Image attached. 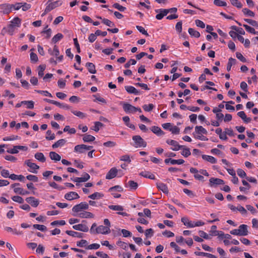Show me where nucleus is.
<instances>
[{
    "instance_id": "nucleus-17",
    "label": "nucleus",
    "mask_w": 258,
    "mask_h": 258,
    "mask_svg": "<svg viewBox=\"0 0 258 258\" xmlns=\"http://www.w3.org/2000/svg\"><path fill=\"white\" fill-rule=\"evenodd\" d=\"M157 186L159 189L162 191L164 193H168V187L165 184L162 182H159L157 183Z\"/></svg>"
},
{
    "instance_id": "nucleus-43",
    "label": "nucleus",
    "mask_w": 258,
    "mask_h": 258,
    "mask_svg": "<svg viewBox=\"0 0 258 258\" xmlns=\"http://www.w3.org/2000/svg\"><path fill=\"white\" fill-rule=\"evenodd\" d=\"M244 21L252 26L258 27V23L255 20L250 19H244Z\"/></svg>"
},
{
    "instance_id": "nucleus-51",
    "label": "nucleus",
    "mask_w": 258,
    "mask_h": 258,
    "mask_svg": "<svg viewBox=\"0 0 258 258\" xmlns=\"http://www.w3.org/2000/svg\"><path fill=\"white\" fill-rule=\"evenodd\" d=\"M6 29L7 30L8 33H9L10 35H13L15 30L14 24H9L8 27H6Z\"/></svg>"
},
{
    "instance_id": "nucleus-30",
    "label": "nucleus",
    "mask_w": 258,
    "mask_h": 258,
    "mask_svg": "<svg viewBox=\"0 0 258 258\" xmlns=\"http://www.w3.org/2000/svg\"><path fill=\"white\" fill-rule=\"evenodd\" d=\"M95 138L90 135L85 134L84 135V137L83 138V140L84 142H93L95 140Z\"/></svg>"
},
{
    "instance_id": "nucleus-55",
    "label": "nucleus",
    "mask_w": 258,
    "mask_h": 258,
    "mask_svg": "<svg viewBox=\"0 0 258 258\" xmlns=\"http://www.w3.org/2000/svg\"><path fill=\"white\" fill-rule=\"evenodd\" d=\"M193 135H194L195 138H196V139L201 140L202 141H207L208 140V139L205 136H202V135H199L198 134H196V133H193Z\"/></svg>"
},
{
    "instance_id": "nucleus-11",
    "label": "nucleus",
    "mask_w": 258,
    "mask_h": 258,
    "mask_svg": "<svg viewBox=\"0 0 258 258\" xmlns=\"http://www.w3.org/2000/svg\"><path fill=\"white\" fill-rule=\"evenodd\" d=\"M118 170L115 167L112 168L107 173L106 178L111 179L114 178L117 173Z\"/></svg>"
},
{
    "instance_id": "nucleus-38",
    "label": "nucleus",
    "mask_w": 258,
    "mask_h": 258,
    "mask_svg": "<svg viewBox=\"0 0 258 258\" xmlns=\"http://www.w3.org/2000/svg\"><path fill=\"white\" fill-rule=\"evenodd\" d=\"M103 126V124L99 121H96L95 122V125L91 127V129L96 132L99 130V127Z\"/></svg>"
},
{
    "instance_id": "nucleus-32",
    "label": "nucleus",
    "mask_w": 258,
    "mask_h": 258,
    "mask_svg": "<svg viewBox=\"0 0 258 258\" xmlns=\"http://www.w3.org/2000/svg\"><path fill=\"white\" fill-rule=\"evenodd\" d=\"M188 32L191 36L195 37L196 38H199L200 37V33L192 28H189Z\"/></svg>"
},
{
    "instance_id": "nucleus-14",
    "label": "nucleus",
    "mask_w": 258,
    "mask_h": 258,
    "mask_svg": "<svg viewBox=\"0 0 258 258\" xmlns=\"http://www.w3.org/2000/svg\"><path fill=\"white\" fill-rule=\"evenodd\" d=\"M165 163L166 164L170 163L172 165L174 164H182L184 162V160L183 159H178V160H175V159H172L171 158H167L164 161Z\"/></svg>"
},
{
    "instance_id": "nucleus-16",
    "label": "nucleus",
    "mask_w": 258,
    "mask_h": 258,
    "mask_svg": "<svg viewBox=\"0 0 258 258\" xmlns=\"http://www.w3.org/2000/svg\"><path fill=\"white\" fill-rule=\"evenodd\" d=\"M125 90L130 94H134L135 95H139L140 91L136 89L134 87L131 86H125Z\"/></svg>"
},
{
    "instance_id": "nucleus-24",
    "label": "nucleus",
    "mask_w": 258,
    "mask_h": 258,
    "mask_svg": "<svg viewBox=\"0 0 258 258\" xmlns=\"http://www.w3.org/2000/svg\"><path fill=\"white\" fill-rule=\"evenodd\" d=\"M140 175L141 176H142L144 177H146V178H148L149 179H155V176L154 174H153L152 173H151V172H149V171H144V172H141L140 173Z\"/></svg>"
},
{
    "instance_id": "nucleus-58",
    "label": "nucleus",
    "mask_w": 258,
    "mask_h": 258,
    "mask_svg": "<svg viewBox=\"0 0 258 258\" xmlns=\"http://www.w3.org/2000/svg\"><path fill=\"white\" fill-rule=\"evenodd\" d=\"M137 61L135 59L131 58L124 64V67L128 68L131 65H135Z\"/></svg>"
},
{
    "instance_id": "nucleus-47",
    "label": "nucleus",
    "mask_w": 258,
    "mask_h": 258,
    "mask_svg": "<svg viewBox=\"0 0 258 258\" xmlns=\"http://www.w3.org/2000/svg\"><path fill=\"white\" fill-rule=\"evenodd\" d=\"M47 28H48V26L47 25L45 27L44 30L42 32V33L46 34L45 38L46 39H49L51 35V30L50 28L45 30Z\"/></svg>"
},
{
    "instance_id": "nucleus-18",
    "label": "nucleus",
    "mask_w": 258,
    "mask_h": 258,
    "mask_svg": "<svg viewBox=\"0 0 258 258\" xmlns=\"http://www.w3.org/2000/svg\"><path fill=\"white\" fill-rule=\"evenodd\" d=\"M86 67L87 68L88 71L93 74L96 73L95 65L92 62H87L86 64Z\"/></svg>"
},
{
    "instance_id": "nucleus-54",
    "label": "nucleus",
    "mask_w": 258,
    "mask_h": 258,
    "mask_svg": "<svg viewBox=\"0 0 258 258\" xmlns=\"http://www.w3.org/2000/svg\"><path fill=\"white\" fill-rule=\"evenodd\" d=\"M33 227L41 231H45L47 230V228L43 225L34 224Z\"/></svg>"
},
{
    "instance_id": "nucleus-48",
    "label": "nucleus",
    "mask_w": 258,
    "mask_h": 258,
    "mask_svg": "<svg viewBox=\"0 0 258 258\" xmlns=\"http://www.w3.org/2000/svg\"><path fill=\"white\" fill-rule=\"evenodd\" d=\"M154 105L153 104H149L148 105L145 104L143 106L144 110L147 112H150L153 110Z\"/></svg>"
},
{
    "instance_id": "nucleus-21",
    "label": "nucleus",
    "mask_w": 258,
    "mask_h": 258,
    "mask_svg": "<svg viewBox=\"0 0 258 258\" xmlns=\"http://www.w3.org/2000/svg\"><path fill=\"white\" fill-rule=\"evenodd\" d=\"M194 133L199 135H201L202 134L206 135L208 132L202 126H196L195 127V132Z\"/></svg>"
},
{
    "instance_id": "nucleus-29",
    "label": "nucleus",
    "mask_w": 258,
    "mask_h": 258,
    "mask_svg": "<svg viewBox=\"0 0 258 258\" xmlns=\"http://www.w3.org/2000/svg\"><path fill=\"white\" fill-rule=\"evenodd\" d=\"M181 221L184 225L189 227H194V224L191 221H189L187 218L182 217L181 219Z\"/></svg>"
},
{
    "instance_id": "nucleus-27",
    "label": "nucleus",
    "mask_w": 258,
    "mask_h": 258,
    "mask_svg": "<svg viewBox=\"0 0 258 258\" xmlns=\"http://www.w3.org/2000/svg\"><path fill=\"white\" fill-rule=\"evenodd\" d=\"M14 191L15 193H18L21 195H26L29 194V191L25 190L23 188L20 187H15L14 189Z\"/></svg>"
},
{
    "instance_id": "nucleus-35",
    "label": "nucleus",
    "mask_w": 258,
    "mask_h": 258,
    "mask_svg": "<svg viewBox=\"0 0 258 258\" xmlns=\"http://www.w3.org/2000/svg\"><path fill=\"white\" fill-rule=\"evenodd\" d=\"M63 35L61 33H57L52 38V42L56 43L63 38Z\"/></svg>"
},
{
    "instance_id": "nucleus-6",
    "label": "nucleus",
    "mask_w": 258,
    "mask_h": 258,
    "mask_svg": "<svg viewBox=\"0 0 258 258\" xmlns=\"http://www.w3.org/2000/svg\"><path fill=\"white\" fill-rule=\"evenodd\" d=\"M96 233L97 234H108L110 232V228L108 227H105L103 225H100L97 227L96 229Z\"/></svg>"
},
{
    "instance_id": "nucleus-60",
    "label": "nucleus",
    "mask_w": 258,
    "mask_h": 258,
    "mask_svg": "<svg viewBox=\"0 0 258 258\" xmlns=\"http://www.w3.org/2000/svg\"><path fill=\"white\" fill-rule=\"evenodd\" d=\"M227 135L229 136L230 137H234L235 135V134L234 133L233 131L231 128H225L224 131Z\"/></svg>"
},
{
    "instance_id": "nucleus-45",
    "label": "nucleus",
    "mask_w": 258,
    "mask_h": 258,
    "mask_svg": "<svg viewBox=\"0 0 258 258\" xmlns=\"http://www.w3.org/2000/svg\"><path fill=\"white\" fill-rule=\"evenodd\" d=\"M214 4L219 7H226L227 6V3L221 0H214Z\"/></svg>"
},
{
    "instance_id": "nucleus-63",
    "label": "nucleus",
    "mask_w": 258,
    "mask_h": 258,
    "mask_svg": "<svg viewBox=\"0 0 258 258\" xmlns=\"http://www.w3.org/2000/svg\"><path fill=\"white\" fill-rule=\"evenodd\" d=\"M182 21H179L177 22L175 26L176 30L179 33H180L182 32Z\"/></svg>"
},
{
    "instance_id": "nucleus-9",
    "label": "nucleus",
    "mask_w": 258,
    "mask_h": 258,
    "mask_svg": "<svg viewBox=\"0 0 258 258\" xmlns=\"http://www.w3.org/2000/svg\"><path fill=\"white\" fill-rule=\"evenodd\" d=\"M80 198L79 195L75 191H70L64 195V198L69 201H71L74 199H78Z\"/></svg>"
},
{
    "instance_id": "nucleus-10",
    "label": "nucleus",
    "mask_w": 258,
    "mask_h": 258,
    "mask_svg": "<svg viewBox=\"0 0 258 258\" xmlns=\"http://www.w3.org/2000/svg\"><path fill=\"white\" fill-rule=\"evenodd\" d=\"M123 109L126 113H134L135 112L136 107L129 103H124L123 104Z\"/></svg>"
},
{
    "instance_id": "nucleus-5",
    "label": "nucleus",
    "mask_w": 258,
    "mask_h": 258,
    "mask_svg": "<svg viewBox=\"0 0 258 258\" xmlns=\"http://www.w3.org/2000/svg\"><path fill=\"white\" fill-rule=\"evenodd\" d=\"M53 1V0H48V1L47 2V6H46L47 7V11L50 10V11L54 8H56L57 7L61 6L62 5V2L60 1H56L52 3V2Z\"/></svg>"
},
{
    "instance_id": "nucleus-2",
    "label": "nucleus",
    "mask_w": 258,
    "mask_h": 258,
    "mask_svg": "<svg viewBox=\"0 0 258 258\" xmlns=\"http://www.w3.org/2000/svg\"><path fill=\"white\" fill-rule=\"evenodd\" d=\"M132 139L134 141V146L136 148H145L147 146L146 142H145L140 136H134Z\"/></svg>"
},
{
    "instance_id": "nucleus-8",
    "label": "nucleus",
    "mask_w": 258,
    "mask_h": 258,
    "mask_svg": "<svg viewBox=\"0 0 258 258\" xmlns=\"http://www.w3.org/2000/svg\"><path fill=\"white\" fill-rule=\"evenodd\" d=\"M224 183V180L220 178L212 177L209 179V185L211 187Z\"/></svg>"
},
{
    "instance_id": "nucleus-37",
    "label": "nucleus",
    "mask_w": 258,
    "mask_h": 258,
    "mask_svg": "<svg viewBox=\"0 0 258 258\" xmlns=\"http://www.w3.org/2000/svg\"><path fill=\"white\" fill-rule=\"evenodd\" d=\"M21 22V20L18 17H16L11 22L10 24H14V27L15 26L19 27H20Z\"/></svg>"
},
{
    "instance_id": "nucleus-26",
    "label": "nucleus",
    "mask_w": 258,
    "mask_h": 258,
    "mask_svg": "<svg viewBox=\"0 0 258 258\" xmlns=\"http://www.w3.org/2000/svg\"><path fill=\"white\" fill-rule=\"evenodd\" d=\"M202 158L211 163H215L216 162V159L213 156L203 155H202Z\"/></svg>"
},
{
    "instance_id": "nucleus-39",
    "label": "nucleus",
    "mask_w": 258,
    "mask_h": 258,
    "mask_svg": "<svg viewBox=\"0 0 258 258\" xmlns=\"http://www.w3.org/2000/svg\"><path fill=\"white\" fill-rule=\"evenodd\" d=\"M242 12L245 15H246L247 16H250L252 17H253L254 16V13L252 11L247 8L243 9Z\"/></svg>"
},
{
    "instance_id": "nucleus-20",
    "label": "nucleus",
    "mask_w": 258,
    "mask_h": 258,
    "mask_svg": "<svg viewBox=\"0 0 258 258\" xmlns=\"http://www.w3.org/2000/svg\"><path fill=\"white\" fill-rule=\"evenodd\" d=\"M49 157L52 160L58 161L61 159V156L55 152L51 151L49 153Z\"/></svg>"
},
{
    "instance_id": "nucleus-59",
    "label": "nucleus",
    "mask_w": 258,
    "mask_h": 258,
    "mask_svg": "<svg viewBox=\"0 0 258 258\" xmlns=\"http://www.w3.org/2000/svg\"><path fill=\"white\" fill-rule=\"evenodd\" d=\"M128 184L130 187L133 189H136L138 187V184L133 180L129 181Z\"/></svg>"
},
{
    "instance_id": "nucleus-15",
    "label": "nucleus",
    "mask_w": 258,
    "mask_h": 258,
    "mask_svg": "<svg viewBox=\"0 0 258 258\" xmlns=\"http://www.w3.org/2000/svg\"><path fill=\"white\" fill-rule=\"evenodd\" d=\"M151 130L153 133L159 136H162L165 134V133L157 126H152Z\"/></svg>"
},
{
    "instance_id": "nucleus-46",
    "label": "nucleus",
    "mask_w": 258,
    "mask_h": 258,
    "mask_svg": "<svg viewBox=\"0 0 258 258\" xmlns=\"http://www.w3.org/2000/svg\"><path fill=\"white\" fill-rule=\"evenodd\" d=\"M47 136H46L45 139L47 140H52L55 139V135L54 134H52L50 130H48L46 132Z\"/></svg>"
},
{
    "instance_id": "nucleus-22",
    "label": "nucleus",
    "mask_w": 258,
    "mask_h": 258,
    "mask_svg": "<svg viewBox=\"0 0 258 258\" xmlns=\"http://www.w3.org/2000/svg\"><path fill=\"white\" fill-rule=\"evenodd\" d=\"M78 216L82 218H93L94 215L89 212H84L79 213Z\"/></svg>"
},
{
    "instance_id": "nucleus-42",
    "label": "nucleus",
    "mask_w": 258,
    "mask_h": 258,
    "mask_svg": "<svg viewBox=\"0 0 258 258\" xmlns=\"http://www.w3.org/2000/svg\"><path fill=\"white\" fill-rule=\"evenodd\" d=\"M217 226L213 225L211 227V230L210 231V235L217 236L219 234V231L216 230Z\"/></svg>"
},
{
    "instance_id": "nucleus-7",
    "label": "nucleus",
    "mask_w": 258,
    "mask_h": 258,
    "mask_svg": "<svg viewBox=\"0 0 258 258\" xmlns=\"http://www.w3.org/2000/svg\"><path fill=\"white\" fill-rule=\"evenodd\" d=\"M167 144L173 146L174 148H171V150L173 151H178L183 147V146L179 145L178 142L175 140H167L166 141Z\"/></svg>"
},
{
    "instance_id": "nucleus-13",
    "label": "nucleus",
    "mask_w": 258,
    "mask_h": 258,
    "mask_svg": "<svg viewBox=\"0 0 258 258\" xmlns=\"http://www.w3.org/2000/svg\"><path fill=\"white\" fill-rule=\"evenodd\" d=\"M73 228L75 230H79L85 232H86L89 230L88 227L86 225L82 224L75 225L73 226Z\"/></svg>"
},
{
    "instance_id": "nucleus-64",
    "label": "nucleus",
    "mask_w": 258,
    "mask_h": 258,
    "mask_svg": "<svg viewBox=\"0 0 258 258\" xmlns=\"http://www.w3.org/2000/svg\"><path fill=\"white\" fill-rule=\"evenodd\" d=\"M236 57L243 62L246 61V58L242 55V54L238 52L236 53Z\"/></svg>"
},
{
    "instance_id": "nucleus-19",
    "label": "nucleus",
    "mask_w": 258,
    "mask_h": 258,
    "mask_svg": "<svg viewBox=\"0 0 258 258\" xmlns=\"http://www.w3.org/2000/svg\"><path fill=\"white\" fill-rule=\"evenodd\" d=\"M66 233L69 235L72 236L73 237H77L78 238H82L83 237V233H79L73 231L67 230L66 231Z\"/></svg>"
},
{
    "instance_id": "nucleus-31",
    "label": "nucleus",
    "mask_w": 258,
    "mask_h": 258,
    "mask_svg": "<svg viewBox=\"0 0 258 258\" xmlns=\"http://www.w3.org/2000/svg\"><path fill=\"white\" fill-rule=\"evenodd\" d=\"M74 150L75 152H79L80 153H83L85 151L84 148V144L78 145L75 147Z\"/></svg>"
},
{
    "instance_id": "nucleus-61",
    "label": "nucleus",
    "mask_w": 258,
    "mask_h": 258,
    "mask_svg": "<svg viewBox=\"0 0 258 258\" xmlns=\"http://www.w3.org/2000/svg\"><path fill=\"white\" fill-rule=\"evenodd\" d=\"M88 244V242L87 240L82 239L80 240V241L77 242V245L79 247H84L86 246Z\"/></svg>"
},
{
    "instance_id": "nucleus-1",
    "label": "nucleus",
    "mask_w": 258,
    "mask_h": 258,
    "mask_svg": "<svg viewBox=\"0 0 258 258\" xmlns=\"http://www.w3.org/2000/svg\"><path fill=\"white\" fill-rule=\"evenodd\" d=\"M230 234L238 236H246L248 234L247 226L245 224L240 225L238 229L230 231Z\"/></svg>"
},
{
    "instance_id": "nucleus-23",
    "label": "nucleus",
    "mask_w": 258,
    "mask_h": 258,
    "mask_svg": "<svg viewBox=\"0 0 258 258\" xmlns=\"http://www.w3.org/2000/svg\"><path fill=\"white\" fill-rule=\"evenodd\" d=\"M66 143V141L64 139H60L53 144L52 146L53 149H55L59 147L63 146Z\"/></svg>"
},
{
    "instance_id": "nucleus-3",
    "label": "nucleus",
    "mask_w": 258,
    "mask_h": 258,
    "mask_svg": "<svg viewBox=\"0 0 258 258\" xmlns=\"http://www.w3.org/2000/svg\"><path fill=\"white\" fill-rule=\"evenodd\" d=\"M88 204L86 202H82L74 206L72 211L74 212L78 213L84 210H88Z\"/></svg>"
},
{
    "instance_id": "nucleus-53",
    "label": "nucleus",
    "mask_w": 258,
    "mask_h": 258,
    "mask_svg": "<svg viewBox=\"0 0 258 258\" xmlns=\"http://www.w3.org/2000/svg\"><path fill=\"white\" fill-rule=\"evenodd\" d=\"M54 105H55L59 107L60 108H62L66 109H71V107L69 105H68L67 104H63L60 103V102H58L56 101H55Z\"/></svg>"
},
{
    "instance_id": "nucleus-56",
    "label": "nucleus",
    "mask_w": 258,
    "mask_h": 258,
    "mask_svg": "<svg viewBox=\"0 0 258 258\" xmlns=\"http://www.w3.org/2000/svg\"><path fill=\"white\" fill-rule=\"evenodd\" d=\"M12 199L14 202H17V203H20V204H22V203H24L23 199L21 197H20V196H16L13 197L12 198Z\"/></svg>"
},
{
    "instance_id": "nucleus-28",
    "label": "nucleus",
    "mask_w": 258,
    "mask_h": 258,
    "mask_svg": "<svg viewBox=\"0 0 258 258\" xmlns=\"http://www.w3.org/2000/svg\"><path fill=\"white\" fill-rule=\"evenodd\" d=\"M35 158L41 162H44L46 161V158L42 153H37L35 154Z\"/></svg>"
},
{
    "instance_id": "nucleus-49",
    "label": "nucleus",
    "mask_w": 258,
    "mask_h": 258,
    "mask_svg": "<svg viewBox=\"0 0 258 258\" xmlns=\"http://www.w3.org/2000/svg\"><path fill=\"white\" fill-rule=\"evenodd\" d=\"M231 4L238 8H241L242 7V4L239 2L238 0H229Z\"/></svg>"
},
{
    "instance_id": "nucleus-12",
    "label": "nucleus",
    "mask_w": 258,
    "mask_h": 258,
    "mask_svg": "<svg viewBox=\"0 0 258 258\" xmlns=\"http://www.w3.org/2000/svg\"><path fill=\"white\" fill-rule=\"evenodd\" d=\"M26 201L34 207H37L39 204V201L33 197L27 198Z\"/></svg>"
},
{
    "instance_id": "nucleus-41",
    "label": "nucleus",
    "mask_w": 258,
    "mask_h": 258,
    "mask_svg": "<svg viewBox=\"0 0 258 258\" xmlns=\"http://www.w3.org/2000/svg\"><path fill=\"white\" fill-rule=\"evenodd\" d=\"M71 112L75 115L78 116L81 118H84L86 117V115L82 112L80 111L72 110Z\"/></svg>"
},
{
    "instance_id": "nucleus-25",
    "label": "nucleus",
    "mask_w": 258,
    "mask_h": 258,
    "mask_svg": "<svg viewBox=\"0 0 258 258\" xmlns=\"http://www.w3.org/2000/svg\"><path fill=\"white\" fill-rule=\"evenodd\" d=\"M25 164H26L30 168L36 170L39 169V166L34 163L31 162L30 160H27L25 161Z\"/></svg>"
},
{
    "instance_id": "nucleus-34",
    "label": "nucleus",
    "mask_w": 258,
    "mask_h": 258,
    "mask_svg": "<svg viewBox=\"0 0 258 258\" xmlns=\"http://www.w3.org/2000/svg\"><path fill=\"white\" fill-rule=\"evenodd\" d=\"M181 149H183L182 152L181 153V154L184 157H187L189 155H190L191 153L189 148H186L184 146H183V147H182V148H181Z\"/></svg>"
},
{
    "instance_id": "nucleus-33",
    "label": "nucleus",
    "mask_w": 258,
    "mask_h": 258,
    "mask_svg": "<svg viewBox=\"0 0 258 258\" xmlns=\"http://www.w3.org/2000/svg\"><path fill=\"white\" fill-rule=\"evenodd\" d=\"M103 196H104L103 194H102L101 193L96 192H94V194L89 196L88 198H90L92 200H95V199H100V198H102L103 197Z\"/></svg>"
},
{
    "instance_id": "nucleus-40",
    "label": "nucleus",
    "mask_w": 258,
    "mask_h": 258,
    "mask_svg": "<svg viewBox=\"0 0 258 258\" xmlns=\"http://www.w3.org/2000/svg\"><path fill=\"white\" fill-rule=\"evenodd\" d=\"M45 68H46V66H45V65H44V64L40 65L38 67V75L39 77H43V76L44 75L43 72L45 70Z\"/></svg>"
},
{
    "instance_id": "nucleus-44",
    "label": "nucleus",
    "mask_w": 258,
    "mask_h": 258,
    "mask_svg": "<svg viewBox=\"0 0 258 258\" xmlns=\"http://www.w3.org/2000/svg\"><path fill=\"white\" fill-rule=\"evenodd\" d=\"M108 208L112 210L121 211L123 210V208L120 205H109Z\"/></svg>"
},
{
    "instance_id": "nucleus-57",
    "label": "nucleus",
    "mask_w": 258,
    "mask_h": 258,
    "mask_svg": "<svg viewBox=\"0 0 258 258\" xmlns=\"http://www.w3.org/2000/svg\"><path fill=\"white\" fill-rule=\"evenodd\" d=\"M243 27H244L245 30L248 31V32L254 34L255 33V30L252 27H251L250 26L246 25V24H243L242 25Z\"/></svg>"
},
{
    "instance_id": "nucleus-62",
    "label": "nucleus",
    "mask_w": 258,
    "mask_h": 258,
    "mask_svg": "<svg viewBox=\"0 0 258 258\" xmlns=\"http://www.w3.org/2000/svg\"><path fill=\"white\" fill-rule=\"evenodd\" d=\"M116 244L123 249H126L128 246V245L126 243L121 241H118Z\"/></svg>"
},
{
    "instance_id": "nucleus-36",
    "label": "nucleus",
    "mask_w": 258,
    "mask_h": 258,
    "mask_svg": "<svg viewBox=\"0 0 258 258\" xmlns=\"http://www.w3.org/2000/svg\"><path fill=\"white\" fill-rule=\"evenodd\" d=\"M236 62V59L230 57L229 58L227 66V71H230L231 70V67L233 64H234Z\"/></svg>"
},
{
    "instance_id": "nucleus-4",
    "label": "nucleus",
    "mask_w": 258,
    "mask_h": 258,
    "mask_svg": "<svg viewBox=\"0 0 258 258\" xmlns=\"http://www.w3.org/2000/svg\"><path fill=\"white\" fill-rule=\"evenodd\" d=\"M14 5L4 4L0 5V12L4 14H9L13 7Z\"/></svg>"
},
{
    "instance_id": "nucleus-50",
    "label": "nucleus",
    "mask_w": 258,
    "mask_h": 258,
    "mask_svg": "<svg viewBox=\"0 0 258 258\" xmlns=\"http://www.w3.org/2000/svg\"><path fill=\"white\" fill-rule=\"evenodd\" d=\"M102 23L106 26L111 27H112L115 25L113 22L105 18H103V19H102Z\"/></svg>"
},
{
    "instance_id": "nucleus-52",
    "label": "nucleus",
    "mask_w": 258,
    "mask_h": 258,
    "mask_svg": "<svg viewBox=\"0 0 258 258\" xmlns=\"http://www.w3.org/2000/svg\"><path fill=\"white\" fill-rule=\"evenodd\" d=\"M112 7L120 12H123L126 10V8L120 5L118 3H114Z\"/></svg>"
}]
</instances>
